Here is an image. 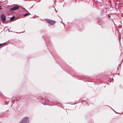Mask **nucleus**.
Instances as JSON below:
<instances>
[{
	"instance_id": "obj_1",
	"label": "nucleus",
	"mask_w": 123,
	"mask_h": 123,
	"mask_svg": "<svg viewBox=\"0 0 123 123\" xmlns=\"http://www.w3.org/2000/svg\"><path fill=\"white\" fill-rule=\"evenodd\" d=\"M29 118L28 117H24L19 123H28Z\"/></svg>"
},
{
	"instance_id": "obj_2",
	"label": "nucleus",
	"mask_w": 123,
	"mask_h": 123,
	"mask_svg": "<svg viewBox=\"0 0 123 123\" xmlns=\"http://www.w3.org/2000/svg\"><path fill=\"white\" fill-rule=\"evenodd\" d=\"M46 22H48L50 25H53L55 23V21L53 20L49 19H46L45 20Z\"/></svg>"
},
{
	"instance_id": "obj_3",
	"label": "nucleus",
	"mask_w": 123,
	"mask_h": 123,
	"mask_svg": "<svg viewBox=\"0 0 123 123\" xmlns=\"http://www.w3.org/2000/svg\"><path fill=\"white\" fill-rule=\"evenodd\" d=\"M19 7V6L17 5L11 8L10 9V10L11 11H14L18 9Z\"/></svg>"
},
{
	"instance_id": "obj_4",
	"label": "nucleus",
	"mask_w": 123,
	"mask_h": 123,
	"mask_svg": "<svg viewBox=\"0 0 123 123\" xmlns=\"http://www.w3.org/2000/svg\"><path fill=\"white\" fill-rule=\"evenodd\" d=\"M1 16V18L2 19V21H3L2 23H6L7 21H5L6 17H5V16Z\"/></svg>"
},
{
	"instance_id": "obj_5",
	"label": "nucleus",
	"mask_w": 123,
	"mask_h": 123,
	"mask_svg": "<svg viewBox=\"0 0 123 123\" xmlns=\"http://www.w3.org/2000/svg\"><path fill=\"white\" fill-rule=\"evenodd\" d=\"M15 18V17L14 16H13L10 19V20H13Z\"/></svg>"
},
{
	"instance_id": "obj_6",
	"label": "nucleus",
	"mask_w": 123,
	"mask_h": 123,
	"mask_svg": "<svg viewBox=\"0 0 123 123\" xmlns=\"http://www.w3.org/2000/svg\"><path fill=\"white\" fill-rule=\"evenodd\" d=\"M31 14H30L29 12H28V13H25L24 15H30Z\"/></svg>"
},
{
	"instance_id": "obj_7",
	"label": "nucleus",
	"mask_w": 123,
	"mask_h": 123,
	"mask_svg": "<svg viewBox=\"0 0 123 123\" xmlns=\"http://www.w3.org/2000/svg\"><path fill=\"white\" fill-rule=\"evenodd\" d=\"M2 9V8H1V6H0V10H1Z\"/></svg>"
},
{
	"instance_id": "obj_8",
	"label": "nucleus",
	"mask_w": 123,
	"mask_h": 123,
	"mask_svg": "<svg viewBox=\"0 0 123 123\" xmlns=\"http://www.w3.org/2000/svg\"><path fill=\"white\" fill-rule=\"evenodd\" d=\"M111 17L110 16H108V18H110Z\"/></svg>"
},
{
	"instance_id": "obj_9",
	"label": "nucleus",
	"mask_w": 123,
	"mask_h": 123,
	"mask_svg": "<svg viewBox=\"0 0 123 123\" xmlns=\"http://www.w3.org/2000/svg\"><path fill=\"white\" fill-rule=\"evenodd\" d=\"M18 18H16L15 19H17Z\"/></svg>"
},
{
	"instance_id": "obj_10",
	"label": "nucleus",
	"mask_w": 123,
	"mask_h": 123,
	"mask_svg": "<svg viewBox=\"0 0 123 123\" xmlns=\"http://www.w3.org/2000/svg\"><path fill=\"white\" fill-rule=\"evenodd\" d=\"M1 44H0V46H1Z\"/></svg>"
},
{
	"instance_id": "obj_11",
	"label": "nucleus",
	"mask_w": 123,
	"mask_h": 123,
	"mask_svg": "<svg viewBox=\"0 0 123 123\" xmlns=\"http://www.w3.org/2000/svg\"><path fill=\"white\" fill-rule=\"evenodd\" d=\"M118 69V67L117 68V69Z\"/></svg>"
},
{
	"instance_id": "obj_12",
	"label": "nucleus",
	"mask_w": 123,
	"mask_h": 123,
	"mask_svg": "<svg viewBox=\"0 0 123 123\" xmlns=\"http://www.w3.org/2000/svg\"><path fill=\"white\" fill-rule=\"evenodd\" d=\"M1 15L2 16V15H3V14H2V15Z\"/></svg>"
}]
</instances>
